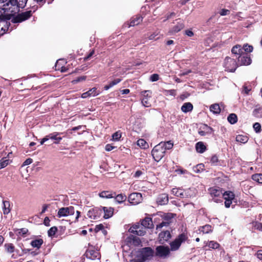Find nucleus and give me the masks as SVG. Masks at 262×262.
<instances>
[{
  "label": "nucleus",
  "mask_w": 262,
  "mask_h": 262,
  "mask_svg": "<svg viewBox=\"0 0 262 262\" xmlns=\"http://www.w3.org/2000/svg\"><path fill=\"white\" fill-rule=\"evenodd\" d=\"M253 128L256 133H260L261 131V125L260 124L256 122L253 124Z\"/></svg>",
  "instance_id": "49"
},
{
  "label": "nucleus",
  "mask_w": 262,
  "mask_h": 262,
  "mask_svg": "<svg viewBox=\"0 0 262 262\" xmlns=\"http://www.w3.org/2000/svg\"><path fill=\"white\" fill-rule=\"evenodd\" d=\"M157 203L159 205H165L168 202V198L167 194L165 193L160 194L157 199Z\"/></svg>",
  "instance_id": "21"
},
{
  "label": "nucleus",
  "mask_w": 262,
  "mask_h": 262,
  "mask_svg": "<svg viewBox=\"0 0 262 262\" xmlns=\"http://www.w3.org/2000/svg\"><path fill=\"white\" fill-rule=\"evenodd\" d=\"M67 63V61L64 59H60L57 60L55 66H63Z\"/></svg>",
  "instance_id": "57"
},
{
  "label": "nucleus",
  "mask_w": 262,
  "mask_h": 262,
  "mask_svg": "<svg viewBox=\"0 0 262 262\" xmlns=\"http://www.w3.org/2000/svg\"><path fill=\"white\" fill-rule=\"evenodd\" d=\"M164 94L166 96H174L176 95V91L174 90H165Z\"/></svg>",
  "instance_id": "50"
},
{
  "label": "nucleus",
  "mask_w": 262,
  "mask_h": 262,
  "mask_svg": "<svg viewBox=\"0 0 262 262\" xmlns=\"http://www.w3.org/2000/svg\"><path fill=\"white\" fill-rule=\"evenodd\" d=\"M62 133H58V132H54L51 133L47 136L48 138V140L49 139H51L54 140V143L55 144H59L60 141L62 140V138L60 137V135Z\"/></svg>",
  "instance_id": "17"
},
{
  "label": "nucleus",
  "mask_w": 262,
  "mask_h": 262,
  "mask_svg": "<svg viewBox=\"0 0 262 262\" xmlns=\"http://www.w3.org/2000/svg\"><path fill=\"white\" fill-rule=\"evenodd\" d=\"M231 53L236 56H242L243 53V48L241 45H236L234 46L231 49Z\"/></svg>",
  "instance_id": "24"
},
{
  "label": "nucleus",
  "mask_w": 262,
  "mask_h": 262,
  "mask_svg": "<svg viewBox=\"0 0 262 262\" xmlns=\"http://www.w3.org/2000/svg\"><path fill=\"white\" fill-rule=\"evenodd\" d=\"M103 228H104V226L102 224H99L96 226L95 231L96 232H98L100 230L103 229Z\"/></svg>",
  "instance_id": "64"
},
{
  "label": "nucleus",
  "mask_w": 262,
  "mask_h": 262,
  "mask_svg": "<svg viewBox=\"0 0 262 262\" xmlns=\"http://www.w3.org/2000/svg\"><path fill=\"white\" fill-rule=\"evenodd\" d=\"M243 51L244 50L247 53H250L253 51V47L252 46L248 43H245L242 47Z\"/></svg>",
  "instance_id": "46"
},
{
  "label": "nucleus",
  "mask_w": 262,
  "mask_h": 262,
  "mask_svg": "<svg viewBox=\"0 0 262 262\" xmlns=\"http://www.w3.org/2000/svg\"><path fill=\"white\" fill-rule=\"evenodd\" d=\"M196 151L199 153H203L206 149L204 144L202 142H199L195 145Z\"/></svg>",
  "instance_id": "33"
},
{
  "label": "nucleus",
  "mask_w": 262,
  "mask_h": 262,
  "mask_svg": "<svg viewBox=\"0 0 262 262\" xmlns=\"http://www.w3.org/2000/svg\"><path fill=\"white\" fill-rule=\"evenodd\" d=\"M142 21V17L140 16H136L132 17L129 24H125L127 27L135 26L138 25Z\"/></svg>",
  "instance_id": "22"
},
{
  "label": "nucleus",
  "mask_w": 262,
  "mask_h": 262,
  "mask_svg": "<svg viewBox=\"0 0 262 262\" xmlns=\"http://www.w3.org/2000/svg\"><path fill=\"white\" fill-rule=\"evenodd\" d=\"M230 13V10L226 9H222L220 12H219V14L221 16H225L229 14Z\"/></svg>",
  "instance_id": "53"
},
{
  "label": "nucleus",
  "mask_w": 262,
  "mask_h": 262,
  "mask_svg": "<svg viewBox=\"0 0 262 262\" xmlns=\"http://www.w3.org/2000/svg\"><path fill=\"white\" fill-rule=\"evenodd\" d=\"M85 255L87 258L91 259H99L100 258L99 252L97 250L91 249L90 247L85 252Z\"/></svg>",
  "instance_id": "16"
},
{
  "label": "nucleus",
  "mask_w": 262,
  "mask_h": 262,
  "mask_svg": "<svg viewBox=\"0 0 262 262\" xmlns=\"http://www.w3.org/2000/svg\"><path fill=\"white\" fill-rule=\"evenodd\" d=\"M236 141L242 143H246L248 141V137L245 135H238L236 137Z\"/></svg>",
  "instance_id": "37"
},
{
  "label": "nucleus",
  "mask_w": 262,
  "mask_h": 262,
  "mask_svg": "<svg viewBox=\"0 0 262 262\" xmlns=\"http://www.w3.org/2000/svg\"><path fill=\"white\" fill-rule=\"evenodd\" d=\"M173 146L170 141L161 142L156 145L152 150L151 154L155 161L159 162L164 157L166 150L170 149Z\"/></svg>",
  "instance_id": "2"
},
{
  "label": "nucleus",
  "mask_w": 262,
  "mask_h": 262,
  "mask_svg": "<svg viewBox=\"0 0 262 262\" xmlns=\"http://www.w3.org/2000/svg\"><path fill=\"white\" fill-rule=\"evenodd\" d=\"M43 243V240L41 238H38L36 239L32 240L30 243L31 245L34 247L36 248L37 249H39L41 246L42 245Z\"/></svg>",
  "instance_id": "30"
},
{
  "label": "nucleus",
  "mask_w": 262,
  "mask_h": 262,
  "mask_svg": "<svg viewBox=\"0 0 262 262\" xmlns=\"http://www.w3.org/2000/svg\"><path fill=\"white\" fill-rule=\"evenodd\" d=\"M32 12L31 10L27 11L18 14L13 19L14 23H20L28 19L32 15Z\"/></svg>",
  "instance_id": "10"
},
{
  "label": "nucleus",
  "mask_w": 262,
  "mask_h": 262,
  "mask_svg": "<svg viewBox=\"0 0 262 262\" xmlns=\"http://www.w3.org/2000/svg\"><path fill=\"white\" fill-rule=\"evenodd\" d=\"M28 230L26 228H22L18 230V233L19 235H24L27 233Z\"/></svg>",
  "instance_id": "60"
},
{
  "label": "nucleus",
  "mask_w": 262,
  "mask_h": 262,
  "mask_svg": "<svg viewBox=\"0 0 262 262\" xmlns=\"http://www.w3.org/2000/svg\"><path fill=\"white\" fill-rule=\"evenodd\" d=\"M102 209L104 212V218L108 219L113 215L114 211V209L113 208L103 207Z\"/></svg>",
  "instance_id": "26"
},
{
  "label": "nucleus",
  "mask_w": 262,
  "mask_h": 262,
  "mask_svg": "<svg viewBox=\"0 0 262 262\" xmlns=\"http://www.w3.org/2000/svg\"><path fill=\"white\" fill-rule=\"evenodd\" d=\"M238 60L241 62V66H249L252 63V59L248 55L239 56Z\"/></svg>",
  "instance_id": "18"
},
{
  "label": "nucleus",
  "mask_w": 262,
  "mask_h": 262,
  "mask_svg": "<svg viewBox=\"0 0 262 262\" xmlns=\"http://www.w3.org/2000/svg\"><path fill=\"white\" fill-rule=\"evenodd\" d=\"M4 247L5 251L8 253H12L14 251L15 247L11 243L5 244Z\"/></svg>",
  "instance_id": "35"
},
{
  "label": "nucleus",
  "mask_w": 262,
  "mask_h": 262,
  "mask_svg": "<svg viewBox=\"0 0 262 262\" xmlns=\"http://www.w3.org/2000/svg\"><path fill=\"white\" fill-rule=\"evenodd\" d=\"M225 71L233 73L236 70V68L234 67H225Z\"/></svg>",
  "instance_id": "56"
},
{
  "label": "nucleus",
  "mask_w": 262,
  "mask_h": 262,
  "mask_svg": "<svg viewBox=\"0 0 262 262\" xmlns=\"http://www.w3.org/2000/svg\"><path fill=\"white\" fill-rule=\"evenodd\" d=\"M210 111L213 114H218L221 112V108L219 104L215 103L210 106Z\"/></svg>",
  "instance_id": "34"
},
{
  "label": "nucleus",
  "mask_w": 262,
  "mask_h": 262,
  "mask_svg": "<svg viewBox=\"0 0 262 262\" xmlns=\"http://www.w3.org/2000/svg\"><path fill=\"white\" fill-rule=\"evenodd\" d=\"M121 81V79L117 78L114 80L113 81L111 82L108 85H106L104 89L105 90H108L109 89L111 88L113 86L116 85L118 83H119Z\"/></svg>",
  "instance_id": "39"
},
{
  "label": "nucleus",
  "mask_w": 262,
  "mask_h": 262,
  "mask_svg": "<svg viewBox=\"0 0 262 262\" xmlns=\"http://www.w3.org/2000/svg\"><path fill=\"white\" fill-rule=\"evenodd\" d=\"M101 213L102 210L100 209L92 208L88 211L87 216L91 220H97L100 217Z\"/></svg>",
  "instance_id": "13"
},
{
  "label": "nucleus",
  "mask_w": 262,
  "mask_h": 262,
  "mask_svg": "<svg viewBox=\"0 0 262 262\" xmlns=\"http://www.w3.org/2000/svg\"><path fill=\"white\" fill-rule=\"evenodd\" d=\"M122 136V133L118 130L112 135V140L115 141H118Z\"/></svg>",
  "instance_id": "45"
},
{
  "label": "nucleus",
  "mask_w": 262,
  "mask_h": 262,
  "mask_svg": "<svg viewBox=\"0 0 262 262\" xmlns=\"http://www.w3.org/2000/svg\"><path fill=\"white\" fill-rule=\"evenodd\" d=\"M227 120L230 123L234 124L237 122V117L236 114L232 113L229 115Z\"/></svg>",
  "instance_id": "38"
},
{
  "label": "nucleus",
  "mask_w": 262,
  "mask_h": 262,
  "mask_svg": "<svg viewBox=\"0 0 262 262\" xmlns=\"http://www.w3.org/2000/svg\"><path fill=\"white\" fill-rule=\"evenodd\" d=\"M116 194L108 191H103L99 193V196L103 198H112L115 196Z\"/></svg>",
  "instance_id": "32"
},
{
  "label": "nucleus",
  "mask_w": 262,
  "mask_h": 262,
  "mask_svg": "<svg viewBox=\"0 0 262 262\" xmlns=\"http://www.w3.org/2000/svg\"><path fill=\"white\" fill-rule=\"evenodd\" d=\"M11 16L9 14L0 15V36L5 34L8 28L7 20H9Z\"/></svg>",
  "instance_id": "7"
},
{
  "label": "nucleus",
  "mask_w": 262,
  "mask_h": 262,
  "mask_svg": "<svg viewBox=\"0 0 262 262\" xmlns=\"http://www.w3.org/2000/svg\"><path fill=\"white\" fill-rule=\"evenodd\" d=\"M74 208L73 206L62 207L59 209L57 215L59 217H65L74 214Z\"/></svg>",
  "instance_id": "9"
},
{
  "label": "nucleus",
  "mask_w": 262,
  "mask_h": 262,
  "mask_svg": "<svg viewBox=\"0 0 262 262\" xmlns=\"http://www.w3.org/2000/svg\"><path fill=\"white\" fill-rule=\"evenodd\" d=\"M195 196V191L192 189H187L183 190V198H189Z\"/></svg>",
  "instance_id": "27"
},
{
  "label": "nucleus",
  "mask_w": 262,
  "mask_h": 262,
  "mask_svg": "<svg viewBox=\"0 0 262 262\" xmlns=\"http://www.w3.org/2000/svg\"><path fill=\"white\" fill-rule=\"evenodd\" d=\"M169 222L168 221H163L162 222L157 225V229H161L164 226H167L169 225Z\"/></svg>",
  "instance_id": "51"
},
{
  "label": "nucleus",
  "mask_w": 262,
  "mask_h": 262,
  "mask_svg": "<svg viewBox=\"0 0 262 262\" xmlns=\"http://www.w3.org/2000/svg\"><path fill=\"white\" fill-rule=\"evenodd\" d=\"M159 242L161 244H164L171 237V235L168 231H165L161 232L159 235Z\"/></svg>",
  "instance_id": "19"
},
{
  "label": "nucleus",
  "mask_w": 262,
  "mask_h": 262,
  "mask_svg": "<svg viewBox=\"0 0 262 262\" xmlns=\"http://www.w3.org/2000/svg\"><path fill=\"white\" fill-rule=\"evenodd\" d=\"M199 230L200 233H203V234H207L212 232V227L210 225H205L203 226L200 227Z\"/></svg>",
  "instance_id": "28"
},
{
  "label": "nucleus",
  "mask_w": 262,
  "mask_h": 262,
  "mask_svg": "<svg viewBox=\"0 0 262 262\" xmlns=\"http://www.w3.org/2000/svg\"><path fill=\"white\" fill-rule=\"evenodd\" d=\"M94 51L92 50L91 51V52L88 54V55L84 57V60H88L91 58V57L94 55Z\"/></svg>",
  "instance_id": "63"
},
{
  "label": "nucleus",
  "mask_w": 262,
  "mask_h": 262,
  "mask_svg": "<svg viewBox=\"0 0 262 262\" xmlns=\"http://www.w3.org/2000/svg\"><path fill=\"white\" fill-rule=\"evenodd\" d=\"M100 93V92L99 91H98L96 88H93L90 89L88 92L83 93L81 95V97L83 98H86L89 97L96 96L98 95Z\"/></svg>",
  "instance_id": "20"
},
{
  "label": "nucleus",
  "mask_w": 262,
  "mask_h": 262,
  "mask_svg": "<svg viewBox=\"0 0 262 262\" xmlns=\"http://www.w3.org/2000/svg\"><path fill=\"white\" fill-rule=\"evenodd\" d=\"M132 254L134 257L130 262H145L152 258L155 251L151 248L147 247L133 251Z\"/></svg>",
  "instance_id": "1"
},
{
  "label": "nucleus",
  "mask_w": 262,
  "mask_h": 262,
  "mask_svg": "<svg viewBox=\"0 0 262 262\" xmlns=\"http://www.w3.org/2000/svg\"><path fill=\"white\" fill-rule=\"evenodd\" d=\"M55 70H60L61 72L63 73L67 71V67H55Z\"/></svg>",
  "instance_id": "59"
},
{
  "label": "nucleus",
  "mask_w": 262,
  "mask_h": 262,
  "mask_svg": "<svg viewBox=\"0 0 262 262\" xmlns=\"http://www.w3.org/2000/svg\"><path fill=\"white\" fill-rule=\"evenodd\" d=\"M145 228H151L153 226L152 221L151 218L146 217L143 220L140 225Z\"/></svg>",
  "instance_id": "25"
},
{
  "label": "nucleus",
  "mask_w": 262,
  "mask_h": 262,
  "mask_svg": "<svg viewBox=\"0 0 262 262\" xmlns=\"http://www.w3.org/2000/svg\"><path fill=\"white\" fill-rule=\"evenodd\" d=\"M10 163V160L6 157L2 158L0 161V169L5 168Z\"/></svg>",
  "instance_id": "41"
},
{
  "label": "nucleus",
  "mask_w": 262,
  "mask_h": 262,
  "mask_svg": "<svg viewBox=\"0 0 262 262\" xmlns=\"http://www.w3.org/2000/svg\"><path fill=\"white\" fill-rule=\"evenodd\" d=\"M251 89L250 86H247L246 85H244L243 88L242 93L245 94H249V92L251 91Z\"/></svg>",
  "instance_id": "54"
},
{
  "label": "nucleus",
  "mask_w": 262,
  "mask_h": 262,
  "mask_svg": "<svg viewBox=\"0 0 262 262\" xmlns=\"http://www.w3.org/2000/svg\"><path fill=\"white\" fill-rule=\"evenodd\" d=\"M137 145L143 149L148 147L147 142L143 139H140L137 141Z\"/></svg>",
  "instance_id": "42"
},
{
  "label": "nucleus",
  "mask_w": 262,
  "mask_h": 262,
  "mask_svg": "<svg viewBox=\"0 0 262 262\" xmlns=\"http://www.w3.org/2000/svg\"><path fill=\"white\" fill-rule=\"evenodd\" d=\"M57 231V228L56 227H51L48 231V234L49 236L52 237L54 236Z\"/></svg>",
  "instance_id": "48"
},
{
  "label": "nucleus",
  "mask_w": 262,
  "mask_h": 262,
  "mask_svg": "<svg viewBox=\"0 0 262 262\" xmlns=\"http://www.w3.org/2000/svg\"><path fill=\"white\" fill-rule=\"evenodd\" d=\"M170 254V249L168 246H159L156 248L155 254L156 256L165 258L169 256Z\"/></svg>",
  "instance_id": "6"
},
{
  "label": "nucleus",
  "mask_w": 262,
  "mask_h": 262,
  "mask_svg": "<svg viewBox=\"0 0 262 262\" xmlns=\"http://www.w3.org/2000/svg\"><path fill=\"white\" fill-rule=\"evenodd\" d=\"M222 196H223L225 200V207L226 208L230 207L232 204V201L234 199V194L231 191H225L224 193H223Z\"/></svg>",
  "instance_id": "14"
},
{
  "label": "nucleus",
  "mask_w": 262,
  "mask_h": 262,
  "mask_svg": "<svg viewBox=\"0 0 262 262\" xmlns=\"http://www.w3.org/2000/svg\"><path fill=\"white\" fill-rule=\"evenodd\" d=\"M213 132L211 127L206 124H202L199 128V134L202 136L211 134Z\"/></svg>",
  "instance_id": "15"
},
{
  "label": "nucleus",
  "mask_w": 262,
  "mask_h": 262,
  "mask_svg": "<svg viewBox=\"0 0 262 262\" xmlns=\"http://www.w3.org/2000/svg\"><path fill=\"white\" fill-rule=\"evenodd\" d=\"M206 246H208L210 249H216L220 247V244L214 241L209 242H205Z\"/></svg>",
  "instance_id": "31"
},
{
  "label": "nucleus",
  "mask_w": 262,
  "mask_h": 262,
  "mask_svg": "<svg viewBox=\"0 0 262 262\" xmlns=\"http://www.w3.org/2000/svg\"><path fill=\"white\" fill-rule=\"evenodd\" d=\"M3 212L5 214H7L9 213L10 209V203L9 202L5 201L3 202Z\"/></svg>",
  "instance_id": "40"
},
{
  "label": "nucleus",
  "mask_w": 262,
  "mask_h": 262,
  "mask_svg": "<svg viewBox=\"0 0 262 262\" xmlns=\"http://www.w3.org/2000/svg\"><path fill=\"white\" fill-rule=\"evenodd\" d=\"M115 148V146H113L111 145V144H108L106 145L105 149L106 151H111L112 150H113V149H114Z\"/></svg>",
  "instance_id": "62"
},
{
  "label": "nucleus",
  "mask_w": 262,
  "mask_h": 262,
  "mask_svg": "<svg viewBox=\"0 0 262 262\" xmlns=\"http://www.w3.org/2000/svg\"><path fill=\"white\" fill-rule=\"evenodd\" d=\"M151 92L149 91H144L142 92L143 98L142 99V104L145 107H150L151 106Z\"/></svg>",
  "instance_id": "11"
},
{
  "label": "nucleus",
  "mask_w": 262,
  "mask_h": 262,
  "mask_svg": "<svg viewBox=\"0 0 262 262\" xmlns=\"http://www.w3.org/2000/svg\"><path fill=\"white\" fill-rule=\"evenodd\" d=\"M184 28V25L181 20H178L177 24L173 27L170 30V33L171 34L176 33L179 32Z\"/></svg>",
  "instance_id": "23"
},
{
  "label": "nucleus",
  "mask_w": 262,
  "mask_h": 262,
  "mask_svg": "<svg viewBox=\"0 0 262 262\" xmlns=\"http://www.w3.org/2000/svg\"><path fill=\"white\" fill-rule=\"evenodd\" d=\"M209 192L211 196L213 198L214 202L216 203H220L222 202V194L223 192L219 187H211L209 189Z\"/></svg>",
  "instance_id": "5"
},
{
  "label": "nucleus",
  "mask_w": 262,
  "mask_h": 262,
  "mask_svg": "<svg viewBox=\"0 0 262 262\" xmlns=\"http://www.w3.org/2000/svg\"><path fill=\"white\" fill-rule=\"evenodd\" d=\"M159 79V75L157 74H154L150 77V80L151 81H156Z\"/></svg>",
  "instance_id": "58"
},
{
  "label": "nucleus",
  "mask_w": 262,
  "mask_h": 262,
  "mask_svg": "<svg viewBox=\"0 0 262 262\" xmlns=\"http://www.w3.org/2000/svg\"><path fill=\"white\" fill-rule=\"evenodd\" d=\"M187 236L185 233L180 234L173 242L170 243V250L177 251L180 247L181 244L187 239Z\"/></svg>",
  "instance_id": "4"
},
{
  "label": "nucleus",
  "mask_w": 262,
  "mask_h": 262,
  "mask_svg": "<svg viewBox=\"0 0 262 262\" xmlns=\"http://www.w3.org/2000/svg\"><path fill=\"white\" fill-rule=\"evenodd\" d=\"M128 201L133 205H137L142 201V195L140 193H131L128 196Z\"/></svg>",
  "instance_id": "12"
},
{
  "label": "nucleus",
  "mask_w": 262,
  "mask_h": 262,
  "mask_svg": "<svg viewBox=\"0 0 262 262\" xmlns=\"http://www.w3.org/2000/svg\"><path fill=\"white\" fill-rule=\"evenodd\" d=\"M171 193L177 196L183 198V190L181 188H173L171 190Z\"/></svg>",
  "instance_id": "36"
},
{
  "label": "nucleus",
  "mask_w": 262,
  "mask_h": 262,
  "mask_svg": "<svg viewBox=\"0 0 262 262\" xmlns=\"http://www.w3.org/2000/svg\"><path fill=\"white\" fill-rule=\"evenodd\" d=\"M173 215L172 213H166L164 215V219L166 221L170 222V220L173 217Z\"/></svg>",
  "instance_id": "52"
},
{
  "label": "nucleus",
  "mask_w": 262,
  "mask_h": 262,
  "mask_svg": "<svg viewBox=\"0 0 262 262\" xmlns=\"http://www.w3.org/2000/svg\"><path fill=\"white\" fill-rule=\"evenodd\" d=\"M254 227L255 229L262 231V223L255 222Z\"/></svg>",
  "instance_id": "55"
},
{
  "label": "nucleus",
  "mask_w": 262,
  "mask_h": 262,
  "mask_svg": "<svg viewBox=\"0 0 262 262\" xmlns=\"http://www.w3.org/2000/svg\"><path fill=\"white\" fill-rule=\"evenodd\" d=\"M252 179L253 180L258 182L259 183L262 184V174L261 173H257L253 174L252 176Z\"/></svg>",
  "instance_id": "44"
},
{
  "label": "nucleus",
  "mask_w": 262,
  "mask_h": 262,
  "mask_svg": "<svg viewBox=\"0 0 262 262\" xmlns=\"http://www.w3.org/2000/svg\"><path fill=\"white\" fill-rule=\"evenodd\" d=\"M129 232L139 236H143L146 233L145 228L139 224L133 225L128 230Z\"/></svg>",
  "instance_id": "8"
},
{
  "label": "nucleus",
  "mask_w": 262,
  "mask_h": 262,
  "mask_svg": "<svg viewBox=\"0 0 262 262\" xmlns=\"http://www.w3.org/2000/svg\"><path fill=\"white\" fill-rule=\"evenodd\" d=\"M28 0H9L7 3V6H9L8 9L11 12L15 13L19 11L20 8H23L26 6Z\"/></svg>",
  "instance_id": "3"
},
{
  "label": "nucleus",
  "mask_w": 262,
  "mask_h": 262,
  "mask_svg": "<svg viewBox=\"0 0 262 262\" xmlns=\"http://www.w3.org/2000/svg\"><path fill=\"white\" fill-rule=\"evenodd\" d=\"M126 199V196L125 195L120 194L117 195L115 198V200L119 203L124 202Z\"/></svg>",
  "instance_id": "47"
},
{
  "label": "nucleus",
  "mask_w": 262,
  "mask_h": 262,
  "mask_svg": "<svg viewBox=\"0 0 262 262\" xmlns=\"http://www.w3.org/2000/svg\"><path fill=\"white\" fill-rule=\"evenodd\" d=\"M204 164H200L193 167V171L195 173H200L204 170Z\"/></svg>",
  "instance_id": "43"
},
{
  "label": "nucleus",
  "mask_w": 262,
  "mask_h": 262,
  "mask_svg": "<svg viewBox=\"0 0 262 262\" xmlns=\"http://www.w3.org/2000/svg\"><path fill=\"white\" fill-rule=\"evenodd\" d=\"M33 162V160L31 158H28L26 159L23 163V166H26L30 164Z\"/></svg>",
  "instance_id": "61"
},
{
  "label": "nucleus",
  "mask_w": 262,
  "mask_h": 262,
  "mask_svg": "<svg viewBox=\"0 0 262 262\" xmlns=\"http://www.w3.org/2000/svg\"><path fill=\"white\" fill-rule=\"evenodd\" d=\"M192 109L193 105L190 102L184 103L181 107L182 111L185 113L191 112Z\"/></svg>",
  "instance_id": "29"
}]
</instances>
